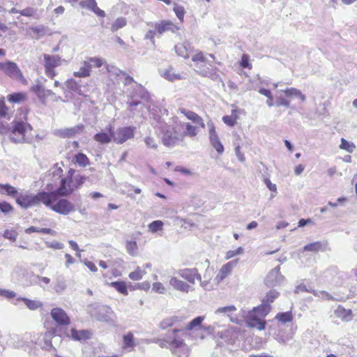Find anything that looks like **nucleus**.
Masks as SVG:
<instances>
[{"instance_id":"nucleus-30","label":"nucleus","mask_w":357,"mask_h":357,"mask_svg":"<svg viewBox=\"0 0 357 357\" xmlns=\"http://www.w3.org/2000/svg\"><path fill=\"white\" fill-rule=\"evenodd\" d=\"M179 111L181 114H184L188 119L191 120L195 123H197L202 128H205V124L203 121V119L195 112L188 110L185 108H181L179 109Z\"/></svg>"},{"instance_id":"nucleus-45","label":"nucleus","mask_w":357,"mask_h":357,"mask_svg":"<svg viewBox=\"0 0 357 357\" xmlns=\"http://www.w3.org/2000/svg\"><path fill=\"white\" fill-rule=\"evenodd\" d=\"M146 273L144 270L137 266L134 271L129 273L128 277L130 280L136 281L142 279Z\"/></svg>"},{"instance_id":"nucleus-47","label":"nucleus","mask_w":357,"mask_h":357,"mask_svg":"<svg viewBox=\"0 0 357 357\" xmlns=\"http://www.w3.org/2000/svg\"><path fill=\"white\" fill-rule=\"evenodd\" d=\"M85 62L90 63L89 65L91 66V69L92 68H100L106 63L104 59L99 57H89L85 61Z\"/></svg>"},{"instance_id":"nucleus-11","label":"nucleus","mask_w":357,"mask_h":357,"mask_svg":"<svg viewBox=\"0 0 357 357\" xmlns=\"http://www.w3.org/2000/svg\"><path fill=\"white\" fill-rule=\"evenodd\" d=\"M135 127H119L116 130H112L113 142L117 144H122L126 141L134 138Z\"/></svg>"},{"instance_id":"nucleus-19","label":"nucleus","mask_w":357,"mask_h":357,"mask_svg":"<svg viewBox=\"0 0 357 357\" xmlns=\"http://www.w3.org/2000/svg\"><path fill=\"white\" fill-rule=\"evenodd\" d=\"M159 73L162 77L169 82L181 80L185 77L184 74L176 72L172 66H168L166 68L160 69Z\"/></svg>"},{"instance_id":"nucleus-21","label":"nucleus","mask_w":357,"mask_h":357,"mask_svg":"<svg viewBox=\"0 0 357 357\" xmlns=\"http://www.w3.org/2000/svg\"><path fill=\"white\" fill-rule=\"evenodd\" d=\"M212 63L213 61L208 60L203 66H198L197 71L200 75L204 77L216 79L218 77V74L216 72L215 68L213 66Z\"/></svg>"},{"instance_id":"nucleus-50","label":"nucleus","mask_w":357,"mask_h":357,"mask_svg":"<svg viewBox=\"0 0 357 357\" xmlns=\"http://www.w3.org/2000/svg\"><path fill=\"white\" fill-rule=\"evenodd\" d=\"M275 319H278L279 321L285 324L287 322H289L292 320L293 317L291 312H279L275 316Z\"/></svg>"},{"instance_id":"nucleus-14","label":"nucleus","mask_w":357,"mask_h":357,"mask_svg":"<svg viewBox=\"0 0 357 357\" xmlns=\"http://www.w3.org/2000/svg\"><path fill=\"white\" fill-rule=\"evenodd\" d=\"M236 311V307L234 305L220 307L215 310V314H225L227 316L230 321L234 323L241 324L245 319V311H242L241 313V318L233 316L234 313Z\"/></svg>"},{"instance_id":"nucleus-34","label":"nucleus","mask_w":357,"mask_h":357,"mask_svg":"<svg viewBox=\"0 0 357 357\" xmlns=\"http://www.w3.org/2000/svg\"><path fill=\"white\" fill-rule=\"evenodd\" d=\"M70 336L74 340L82 341L90 338L91 333L87 330L77 331L72 328L70 331Z\"/></svg>"},{"instance_id":"nucleus-51","label":"nucleus","mask_w":357,"mask_h":357,"mask_svg":"<svg viewBox=\"0 0 357 357\" xmlns=\"http://www.w3.org/2000/svg\"><path fill=\"white\" fill-rule=\"evenodd\" d=\"M278 291L275 289L271 290L268 293H267L264 298L262 300V302L270 305L278 297Z\"/></svg>"},{"instance_id":"nucleus-59","label":"nucleus","mask_w":357,"mask_h":357,"mask_svg":"<svg viewBox=\"0 0 357 357\" xmlns=\"http://www.w3.org/2000/svg\"><path fill=\"white\" fill-rule=\"evenodd\" d=\"M152 290L155 293L164 294L167 291V288L162 283L160 282H155L153 283Z\"/></svg>"},{"instance_id":"nucleus-29","label":"nucleus","mask_w":357,"mask_h":357,"mask_svg":"<svg viewBox=\"0 0 357 357\" xmlns=\"http://www.w3.org/2000/svg\"><path fill=\"white\" fill-rule=\"evenodd\" d=\"M174 49L179 56L185 59L188 58L192 52V47L190 44L187 42L176 44Z\"/></svg>"},{"instance_id":"nucleus-2","label":"nucleus","mask_w":357,"mask_h":357,"mask_svg":"<svg viewBox=\"0 0 357 357\" xmlns=\"http://www.w3.org/2000/svg\"><path fill=\"white\" fill-rule=\"evenodd\" d=\"M151 124L162 133V143L166 146H174L184 139V135L177 131L179 128L178 125L182 124L177 116L165 119L153 114Z\"/></svg>"},{"instance_id":"nucleus-64","label":"nucleus","mask_w":357,"mask_h":357,"mask_svg":"<svg viewBox=\"0 0 357 357\" xmlns=\"http://www.w3.org/2000/svg\"><path fill=\"white\" fill-rule=\"evenodd\" d=\"M175 221L179 222L181 227L185 229L190 228L193 225L190 220L181 218L178 216L175 217Z\"/></svg>"},{"instance_id":"nucleus-5","label":"nucleus","mask_w":357,"mask_h":357,"mask_svg":"<svg viewBox=\"0 0 357 357\" xmlns=\"http://www.w3.org/2000/svg\"><path fill=\"white\" fill-rule=\"evenodd\" d=\"M271 310V305L261 303V304L252 310L249 311L248 314L245 315L247 326L251 328H256L261 331L265 328L266 321L263 319L270 312Z\"/></svg>"},{"instance_id":"nucleus-8","label":"nucleus","mask_w":357,"mask_h":357,"mask_svg":"<svg viewBox=\"0 0 357 357\" xmlns=\"http://www.w3.org/2000/svg\"><path fill=\"white\" fill-rule=\"evenodd\" d=\"M48 195H50V205L45 206L51 208L53 211L66 215L75 211L74 204L68 199H61L56 202L57 196H56L55 192H48Z\"/></svg>"},{"instance_id":"nucleus-54","label":"nucleus","mask_w":357,"mask_h":357,"mask_svg":"<svg viewBox=\"0 0 357 357\" xmlns=\"http://www.w3.org/2000/svg\"><path fill=\"white\" fill-rule=\"evenodd\" d=\"M173 10H174L176 17L182 22L183 21L184 15L185 14V10L184 7L177 4V3H174Z\"/></svg>"},{"instance_id":"nucleus-37","label":"nucleus","mask_w":357,"mask_h":357,"mask_svg":"<svg viewBox=\"0 0 357 357\" xmlns=\"http://www.w3.org/2000/svg\"><path fill=\"white\" fill-rule=\"evenodd\" d=\"M182 321V318L179 317H172L164 319L160 323V328L162 330H165L166 328L173 326H177L179 322Z\"/></svg>"},{"instance_id":"nucleus-28","label":"nucleus","mask_w":357,"mask_h":357,"mask_svg":"<svg viewBox=\"0 0 357 357\" xmlns=\"http://www.w3.org/2000/svg\"><path fill=\"white\" fill-rule=\"evenodd\" d=\"M83 128V126L79 125L71 128L60 129L56 131V135L61 137H70L77 133H79Z\"/></svg>"},{"instance_id":"nucleus-61","label":"nucleus","mask_w":357,"mask_h":357,"mask_svg":"<svg viewBox=\"0 0 357 357\" xmlns=\"http://www.w3.org/2000/svg\"><path fill=\"white\" fill-rule=\"evenodd\" d=\"M30 30L36 36L37 38L43 36L45 33L43 26H31L30 27Z\"/></svg>"},{"instance_id":"nucleus-41","label":"nucleus","mask_w":357,"mask_h":357,"mask_svg":"<svg viewBox=\"0 0 357 357\" xmlns=\"http://www.w3.org/2000/svg\"><path fill=\"white\" fill-rule=\"evenodd\" d=\"M181 125H178L179 128H185V131L182 133L185 136H188L190 137H194L197 135V128L195 126H193L189 123H183L181 122Z\"/></svg>"},{"instance_id":"nucleus-24","label":"nucleus","mask_w":357,"mask_h":357,"mask_svg":"<svg viewBox=\"0 0 357 357\" xmlns=\"http://www.w3.org/2000/svg\"><path fill=\"white\" fill-rule=\"evenodd\" d=\"M112 128L113 126L112 125H109L107 127L108 132L102 130L101 132L96 133L93 137L94 140L102 144H109L113 141Z\"/></svg>"},{"instance_id":"nucleus-6","label":"nucleus","mask_w":357,"mask_h":357,"mask_svg":"<svg viewBox=\"0 0 357 357\" xmlns=\"http://www.w3.org/2000/svg\"><path fill=\"white\" fill-rule=\"evenodd\" d=\"M50 195L48 192H40L36 195L28 192L20 193L16 197V202L21 207L27 208L32 206H39L40 204L50 205Z\"/></svg>"},{"instance_id":"nucleus-43","label":"nucleus","mask_w":357,"mask_h":357,"mask_svg":"<svg viewBox=\"0 0 357 357\" xmlns=\"http://www.w3.org/2000/svg\"><path fill=\"white\" fill-rule=\"evenodd\" d=\"M282 91L287 97L295 96L298 98L302 102L305 100V96L303 94L300 90L296 88H288Z\"/></svg>"},{"instance_id":"nucleus-18","label":"nucleus","mask_w":357,"mask_h":357,"mask_svg":"<svg viewBox=\"0 0 357 357\" xmlns=\"http://www.w3.org/2000/svg\"><path fill=\"white\" fill-rule=\"evenodd\" d=\"M177 273L181 278L192 284L195 283V280L201 281V275L196 268L180 269Z\"/></svg>"},{"instance_id":"nucleus-49","label":"nucleus","mask_w":357,"mask_h":357,"mask_svg":"<svg viewBox=\"0 0 357 357\" xmlns=\"http://www.w3.org/2000/svg\"><path fill=\"white\" fill-rule=\"evenodd\" d=\"M193 62L197 63V68L203 66L208 59L204 55L203 52H197L192 58Z\"/></svg>"},{"instance_id":"nucleus-56","label":"nucleus","mask_w":357,"mask_h":357,"mask_svg":"<svg viewBox=\"0 0 357 357\" xmlns=\"http://www.w3.org/2000/svg\"><path fill=\"white\" fill-rule=\"evenodd\" d=\"M126 25V20L123 17L117 18L112 24L111 30L116 31L119 29L124 27Z\"/></svg>"},{"instance_id":"nucleus-16","label":"nucleus","mask_w":357,"mask_h":357,"mask_svg":"<svg viewBox=\"0 0 357 357\" xmlns=\"http://www.w3.org/2000/svg\"><path fill=\"white\" fill-rule=\"evenodd\" d=\"M52 319L60 326H67L70 324V319L66 312L61 308L55 307L50 312Z\"/></svg>"},{"instance_id":"nucleus-27","label":"nucleus","mask_w":357,"mask_h":357,"mask_svg":"<svg viewBox=\"0 0 357 357\" xmlns=\"http://www.w3.org/2000/svg\"><path fill=\"white\" fill-rule=\"evenodd\" d=\"M106 68L111 77H119V79L123 78L125 79L126 84H129L133 81L132 77L127 75L125 73L122 72L114 66L107 65Z\"/></svg>"},{"instance_id":"nucleus-36","label":"nucleus","mask_w":357,"mask_h":357,"mask_svg":"<svg viewBox=\"0 0 357 357\" xmlns=\"http://www.w3.org/2000/svg\"><path fill=\"white\" fill-rule=\"evenodd\" d=\"M50 338V335H40L38 337V342H36V344L39 346L41 349L44 350H50L52 347V342Z\"/></svg>"},{"instance_id":"nucleus-9","label":"nucleus","mask_w":357,"mask_h":357,"mask_svg":"<svg viewBox=\"0 0 357 357\" xmlns=\"http://www.w3.org/2000/svg\"><path fill=\"white\" fill-rule=\"evenodd\" d=\"M0 70L13 80L19 82L24 85L27 84V80L24 77L22 70L16 63L11 61L0 62Z\"/></svg>"},{"instance_id":"nucleus-62","label":"nucleus","mask_w":357,"mask_h":357,"mask_svg":"<svg viewBox=\"0 0 357 357\" xmlns=\"http://www.w3.org/2000/svg\"><path fill=\"white\" fill-rule=\"evenodd\" d=\"M16 296V293L13 291L7 290L5 289H0V298H6L11 299Z\"/></svg>"},{"instance_id":"nucleus-12","label":"nucleus","mask_w":357,"mask_h":357,"mask_svg":"<svg viewBox=\"0 0 357 357\" xmlns=\"http://www.w3.org/2000/svg\"><path fill=\"white\" fill-rule=\"evenodd\" d=\"M31 91L37 96L43 104H45L48 100L56 102L61 98L59 96H57L52 91L46 89L39 84L33 86L31 88Z\"/></svg>"},{"instance_id":"nucleus-60","label":"nucleus","mask_w":357,"mask_h":357,"mask_svg":"<svg viewBox=\"0 0 357 357\" xmlns=\"http://www.w3.org/2000/svg\"><path fill=\"white\" fill-rule=\"evenodd\" d=\"M244 252V249L242 247H238L236 250H231L226 252L225 259H229L234 257L236 255H242Z\"/></svg>"},{"instance_id":"nucleus-38","label":"nucleus","mask_w":357,"mask_h":357,"mask_svg":"<svg viewBox=\"0 0 357 357\" xmlns=\"http://www.w3.org/2000/svg\"><path fill=\"white\" fill-rule=\"evenodd\" d=\"M89 62H83L82 66L77 71L73 73V75L76 77H87L91 75V66Z\"/></svg>"},{"instance_id":"nucleus-57","label":"nucleus","mask_w":357,"mask_h":357,"mask_svg":"<svg viewBox=\"0 0 357 357\" xmlns=\"http://www.w3.org/2000/svg\"><path fill=\"white\" fill-rule=\"evenodd\" d=\"M65 85L69 90L77 92L80 89V85L73 79H69L65 82Z\"/></svg>"},{"instance_id":"nucleus-32","label":"nucleus","mask_w":357,"mask_h":357,"mask_svg":"<svg viewBox=\"0 0 357 357\" xmlns=\"http://www.w3.org/2000/svg\"><path fill=\"white\" fill-rule=\"evenodd\" d=\"M23 301L26 306L30 310H36L37 309L43 307V303L39 300H31L25 297H18L15 302L13 303L14 305H17L19 301Z\"/></svg>"},{"instance_id":"nucleus-33","label":"nucleus","mask_w":357,"mask_h":357,"mask_svg":"<svg viewBox=\"0 0 357 357\" xmlns=\"http://www.w3.org/2000/svg\"><path fill=\"white\" fill-rule=\"evenodd\" d=\"M45 67L54 68L61 65V58L58 55L44 54Z\"/></svg>"},{"instance_id":"nucleus-31","label":"nucleus","mask_w":357,"mask_h":357,"mask_svg":"<svg viewBox=\"0 0 357 357\" xmlns=\"http://www.w3.org/2000/svg\"><path fill=\"white\" fill-rule=\"evenodd\" d=\"M11 113L9 112L8 107L5 105L3 100H0V119H10ZM8 132V126L0 125V134L3 135Z\"/></svg>"},{"instance_id":"nucleus-35","label":"nucleus","mask_w":357,"mask_h":357,"mask_svg":"<svg viewBox=\"0 0 357 357\" xmlns=\"http://www.w3.org/2000/svg\"><path fill=\"white\" fill-rule=\"evenodd\" d=\"M335 316L343 321H349L352 319V312L351 310H346L339 305L334 312Z\"/></svg>"},{"instance_id":"nucleus-22","label":"nucleus","mask_w":357,"mask_h":357,"mask_svg":"<svg viewBox=\"0 0 357 357\" xmlns=\"http://www.w3.org/2000/svg\"><path fill=\"white\" fill-rule=\"evenodd\" d=\"M238 259H234L224 264L220 269L218 275L215 277V280L218 282H221L228 275H229L233 268L236 266Z\"/></svg>"},{"instance_id":"nucleus-13","label":"nucleus","mask_w":357,"mask_h":357,"mask_svg":"<svg viewBox=\"0 0 357 357\" xmlns=\"http://www.w3.org/2000/svg\"><path fill=\"white\" fill-rule=\"evenodd\" d=\"M207 126L209 131V139L211 145L214 149H215L218 154H222L224 152V146L222 144L217 132H215L213 123L212 121H208L207 123Z\"/></svg>"},{"instance_id":"nucleus-58","label":"nucleus","mask_w":357,"mask_h":357,"mask_svg":"<svg viewBox=\"0 0 357 357\" xmlns=\"http://www.w3.org/2000/svg\"><path fill=\"white\" fill-rule=\"evenodd\" d=\"M321 248L322 243L320 241H317L305 245L303 249L305 251L317 252L320 250Z\"/></svg>"},{"instance_id":"nucleus-39","label":"nucleus","mask_w":357,"mask_h":357,"mask_svg":"<svg viewBox=\"0 0 357 357\" xmlns=\"http://www.w3.org/2000/svg\"><path fill=\"white\" fill-rule=\"evenodd\" d=\"M135 347L134 337L132 333H128L123 336V348L128 351H132Z\"/></svg>"},{"instance_id":"nucleus-52","label":"nucleus","mask_w":357,"mask_h":357,"mask_svg":"<svg viewBox=\"0 0 357 357\" xmlns=\"http://www.w3.org/2000/svg\"><path fill=\"white\" fill-rule=\"evenodd\" d=\"M127 252L132 256H135L137 253V245L134 241H128L126 245Z\"/></svg>"},{"instance_id":"nucleus-1","label":"nucleus","mask_w":357,"mask_h":357,"mask_svg":"<svg viewBox=\"0 0 357 357\" xmlns=\"http://www.w3.org/2000/svg\"><path fill=\"white\" fill-rule=\"evenodd\" d=\"M204 317L199 316L193 319L185 328H174L168 331L163 338H155L153 342L158 344L161 348L169 349L172 354L178 357H186L189 349L182 337L204 339L202 333V322Z\"/></svg>"},{"instance_id":"nucleus-53","label":"nucleus","mask_w":357,"mask_h":357,"mask_svg":"<svg viewBox=\"0 0 357 357\" xmlns=\"http://www.w3.org/2000/svg\"><path fill=\"white\" fill-rule=\"evenodd\" d=\"M163 222L161 220H155L151 222L149 225V229L152 233H155L158 231L162 230Z\"/></svg>"},{"instance_id":"nucleus-42","label":"nucleus","mask_w":357,"mask_h":357,"mask_svg":"<svg viewBox=\"0 0 357 357\" xmlns=\"http://www.w3.org/2000/svg\"><path fill=\"white\" fill-rule=\"evenodd\" d=\"M0 193L14 197L18 195L17 189L10 184L0 183Z\"/></svg>"},{"instance_id":"nucleus-4","label":"nucleus","mask_w":357,"mask_h":357,"mask_svg":"<svg viewBox=\"0 0 357 357\" xmlns=\"http://www.w3.org/2000/svg\"><path fill=\"white\" fill-rule=\"evenodd\" d=\"M22 117L13 122V127L9 135L10 141L14 143H29L31 140V136L29 132L32 130V127L26 122V114L23 113Z\"/></svg>"},{"instance_id":"nucleus-15","label":"nucleus","mask_w":357,"mask_h":357,"mask_svg":"<svg viewBox=\"0 0 357 357\" xmlns=\"http://www.w3.org/2000/svg\"><path fill=\"white\" fill-rule=\"evenodd\" d=\"M284 280V277L280 272V266L271 270L265 278V284L268 287L280 285Z\"/></svg>"},{"instance_id":"nucleus-40","label":"nucleus","mask_w":357,"mask_h":357,"mask_svg":"<svg viewBox=\"0 0 357 357\" xmlns=\"http://www.w3.org/2000/svg\"><path fill=\"white\" fill-rule=\"evenodd\" d=\"M107 284L112 287H114L118 292L124 296H127L128 294L127 285L123 281L112 282L107 283Z\"/></svg>"},{"instance_id":"nucleus-20","label":"nucleus","mask_w":357,"mask_h":357,"mask_svg":"<svg viewBox=\"0 0 357 357\" xmlns=\"http://www.w3.org/2000/svg\"><path fill=\"white\" fill-rule=\"evenodd\" d=\"M169 284L173 289L183 293L188 294L189 291L194 290L188 283L175 276L170 278Z\"/></svg>"},{"instance_id":"nucleus-26","label":"nucleus","mask_w":357,"mask_h":357,"mask_svg":"<svg viewBox=\"0 0 357 357\" xmlns=\"http://www.w3.org/2000/svg\"><path fill=\"white\" fill-rule=\"evenodd\" d=\"M79 6L91 10L98 17H104L105 16V11L98 7L96 0L82 1L79 2Z\"/></svg>"},{"instance_id":"nucleus-3","label":"nucleus","mask_w":357,"mask_h":357,"mask_svg":"<svg viewBox=\"0 0 357 357\" xmlns=\"http://www.w3.org/2000/svg\"><path fill=\"white\" fill-rule=\"evenodd\" d=\"M240 331L237 328L227 329L221 335V340L215 347L213 355L215 357H226L234 349V345L238 340Z\"/></svg>"},{"instance_id":"nucleus-44","label":"nucleus","mask_w":357,"mask_h":357,"mask_svg":"<svg viewBox=\"0 0 357 357\" xmlns=\"http://www.w3.org/2000/svg\"><path fill=\"white\" fill-rule=\"evenodd\" d=\"M66 288V283L64 278L61 275L57 276L55 278L54 290L57 293L63 291Z\"/></svg>"},{"instance_id":"nucleus-55","label":"nucleus","mask_w":357,"mask_h":357,"mask_svg":"<svg viewBox=\"0 0 357 357\" xmlns=\"http://www.w3.org/2000/svg\"><path fill=\"white\" fill-rule=\"evenodd\" d=\"M340 148L341 149L346 150L349 153H352L354 151L356 146L353 142H349L342 138L341 139V144L340 145Z\"/></svg>"},{"instance_id":"nucleus-23","label":"nucleus","mask_w":357,"mask_h":357,"mask_svg":"<svg viewBox=\"0 0 357 357\" xmlns=\"http://www.w3.org/2000/svg\"><path fill=\"white\" fill-rule=\"evenodd\" d=\"M296 293L311 292L315 296L320 298L323 300H327V301L333 300V297L331 295H330L328 292H326L325 291L312 290L311 288H307V286L305 284H300L298 287H296Z\"/></svg>"},{"instance_id":"nucleus-7","label":"nucleus","mask_w":357,"mask_h":357,"mask_svg":"<svg viewBox=\"0 0 357 357\" xmlns=\"http://www.w3.org/2000/svg\"><path fill=\"white\" fill-rule=\"evenodd\" d=\"M149 102V94L142 86L135 84L129 100H128V109L132 114H135V107L139 105L148 106Z\"/></svg>"},{"instance_id":"nucleus-25","label":"nucleus","mask_w":357,"mask_h":357,"mask_svg":"<svg viewBox=\"0 0 357 357\" xmlns=\"http://www.w3.org/2000/svg\"><path fill=\"white\" fill-rule=\"evenodd\" d=\"M155 28L157 33H158L160 35L166 31L175 33L178 29V26L169 20H163L160 22L155 23Z\"/></svg>"},{"instance_id":"nucleus-63","label":"nucleus","mask_w":357,"mask_h":357,"mask_svg":"<svg viewBox=\"0 0 357 357\" xmlns=\"http://www.w3.org/2000/svg\"><path fill=\"white\" fill-rule=\"evenodd\" d=\"M144 142L146 144V146L148 148L153 149L154 150H156L158 148V144L155 139L153 137H146L144 139Z\"/></svg>"},{"instance_id":"nucleus-48","label":"nucleus","mask_w":357,"mask_h":357,"mask_svg":"<svg viewBox=\"0 0 357 357\" xmlns=\"http://www.w3.org/2000/svg\"><path fill=\"white\" fill-rule=\"evenodd\" d=\"M74 160L75 162L81 167H86L89 164V158L85 154L82 153H79L78 154H77L75 156Z\"/></svg>"},{"instance_id":"nucleus-46","label":"nucleus","mask_w":357,"mask_h":357,"mask_svg":"<svg viewBox=\"0 0 357 357\" xmlns=\"http://www.w3.org/2000/svg\"><path fill=\"white\" fill-rule=\"evenodd\" d=\"M26 96L24 93H15L8 96L7 99L10 102L18 103L26 100Z\"/></svg>"},{"instance_id":"nucleus-10","label":"nucleus","mask_w":357,"mask_h":357,"mask_svg":"<svg viewBox=\"0 0 357 357\" xmlns=\"http://www.w3.org/2000/svg\"><path fill=\"white\" fill-rule=\"evenodd\" d=\"M87 310L92 317L102 321H108L112 314V310L109 307L98 303L89 305Z\"/></svg>"},{"instance_id":"nucleus-17","label":"nucleus","mask_w":357,"mask_h":357,"mask_svg":"<svg viewBox=\"0 0 357 357\" xmlns=\"http://www.w3.org/2000/svg\"><path fill=\"white\" fill-rule=\"evenodd\" d=\"M76 187L77 186L72 185L71 178H62L60 181L59 187L54 192H56V196L59 195L65 197L70 195Z\"/></svg>"}]
</instances>
